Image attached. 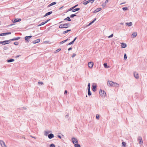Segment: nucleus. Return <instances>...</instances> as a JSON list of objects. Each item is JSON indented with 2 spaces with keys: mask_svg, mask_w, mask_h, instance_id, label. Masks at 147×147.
<instances>
[{
  "mask_svg": "<svg viewBox=\"0 0 147 147\" xmlns=\"http://www.w3.org/2000/svg\"><path fill=\"white\" fill-rule=\"evenodd\" d=\"M108 86H110L117 87L119 86V84L116 82H113L112 81H108L107 82Z\"/></svg>",
  "mask_w": 147,
  "mask_h": 147,
  "instance_id": "f257e3e1",
  "label": "nucleus"
},
{
  "mask_svg": "<svg viewBox=\"0 0 147 147\" xmlns=\"http://www.w3.org/2000/svg\"><path fill=\"white\" fill-rule=\"evenodd\" d=\"M70 24L69 23H65L64 24H61L59 26V28H67L69 27Z\"/></svg>",
  "mask_w": 147,
  "mask_h": 147,
  "instance_id": "f03ea898",
  "label": "nucleus"
},
{
  "mask_svg": "<svg viewBox=\"0 0 147 147\" xmlns=\"http://www.w3.org/2000/svg\"><path fill=\"white\" fill-rule=\"evenodd\" d=\"M99 93L100 95L102 97H105L106 94L105 92L101 89L100 90Z\"/></svg>",
  "mask_w": 147,
  "mask_h": 147,
  "instance_id": "7ed1b4c3",
  "label": "nucleus"
},
{
  "mask_svg": "<svg viewBox=\"0 0 147 147\" xmlns=\"http://www.w3.org/2000/svg\"><path fill=\"white\" fill-rule=\"evenodd\" d=\"M10 42V40H5L3 41H0V44H1L3 45H5L7 44H9Z\"/></svg>",
  "mask_w": 147,
  "mask_h": 147,
  "instance_id": "20e7f679",
  "label": "nucleus"
},
{
  "mask_svg": "<svg viewBox=\"0 0 147 147\" xmlns=\"http://www.w3.org/2000/svg\"><path fill=\"white\" fill-rule=\"evenodd\" d=\"M71 140L74 144L76 143H78V141L77 139L74 137H73L72 138Z\"/></svg>",
  "mask_w": 147,
  "mask_h": 147,
  "instance_id": "39448f33",
  "label": "nucleus"
},
{
  "mask_svg": "<svg viewBox=\"0 0 147 147\" xmlns=\"http://www.w3.org/2000/svg\"><path fill=\"white\" fill-rule=\"evenodd\" d=\"M94 63L92 62H90L88 63V66L89 68H91L93 67Z\"/></svg>",
  "mask_w": 147,
  "mask_h": 147,
  "instance_id": "423d86ee",
  "label": "nucleus"
},
{
  "mask_svg": "<svg viewBox=\"0 0 147 147\" xmlns=\"http://www.w3.org/2000/svg\"><path fill=\"white\" fill-rule=\"evenodd\" d=\"M1 145L2 147H7L5 142L2 140H0Z\"/></svg>",
  "mask_w": 147,
  "mask_h": 147,
  "instance_id": "0eeeda50",
  "label": "nucleus"
},
{
  "mask_svg": "<svg viewBox=\"0 0 147 147\" xmlns=\"http://www.w3.org/2000/svg\"><path fill=\"white\" fill-rule=\"evenodd\" d=\"M138 140L139 141V144H142L143 143V141L142 140V138L140 136L138 137Z\"/></svg>",
  "mask_w": 147,
  "mask_h": 147,
  "instance_id": "6e6552de",
  "label": "nucleus"
},
{
  "mask_svg": "<svg viewBox=\"0 0 147 147\" xmlns=\"http://www.w3.org/2000/svg\"><path fill=\"white\" fill-rule=\"evenodd\" d=\"M32 37L31 36H26L25 37V40L27 41L28 42H29V39Z\"/></svg>",
  "mask_w": 147,
  "mask_h": 147,
  "instance_id": "1a4fd4ad",
  "label": "nucleus"
},
{
  "mask_svg": "<svg viewBox=\"0 0 147 147\" xmlns=\"http://www.w3.org/2000/svg\"><path fill=\"white\" fill-rule=\"evenodd\" d=\"M11 34V32H8L6 33H4L0 34V36H5L7 35Z\"/></svg>",
  "mask_w": 147,
  "mask_h": 147,
  "instance_id": "9d476101",
  "label": "nucleus"
},
{
  "mask_svg": "<svg viewBox=\"0 0 147 147\" xmlns=\"http://www.w3.org/2000/svg\"><path fill=\"white\" fill-rule=\"evenodd\" d=\"M48 137L50 139H52L54 137V135L53 134L51 133L48 135Z\"/></svg>",
  "mask_w": 147,
  "mask_h": 147,
  "instance_id": "9b49d317",
  "label": "nucleus"
},
{
  "mask_svg": "<svg viewBox=\"0 0 147 147\" xmlns=\"http://www.w3.org/2000/svg\"><path fill=\"white\" fill-rule=\"evenodd\" d=\"M20 38V37H18L16 38H14L12 39H11L9 40L11 41H13V40H19Z\"/></svg>",
  "mask_w": 147,
  "mask_h": 147,
  "instance_id": "f8f14e48",
  "label": "nucleus"
},
{
  "mask_svg": "<svg viewBox=\"0 0 147 147\" xmlns=\"http://www.w3.org/2000/svg\"><path fill=\"white\" fill-rule=\"evenodd\" d=\"M51 132V131H45L44 132V135L46 136L48 135V134Z\"/></svg>",
  "mask_w": 147,
  "mask_h": 147,
  "instance_id": "ddd939ff",
  "label": "nucleus"
},
{
  "mask_svg": "<svg viewBox=\"0 0 147 147\" xmlns=\"http://www.w3.org/2000/svg\"><path fill=\"white\" fill-rule=\"evenodd\" d=\"M102 9L100 8H97L95 9L93 12L94 13H95L98 12L100 11Z\"/></svg>",
  "mask_w": 147,
  "mask_h": 147,
  "instance_id": "4468645a",
  "label": "nucleus"
},
{
  "mask_svg": "<svg viewBox=\"0 0 147 147\" xmlns=\"http://www.w3.org/2000/svg\"><path fill=\"white\" fill-rule=\"evenodd\" d=\"M40 41V39H38L36 40L33 41L32 43H33L35 44L39 42Z\"/></svg>",
  "mask_w": 147,
  "mask_h": 147,
  "instance_id": "2eb2a0df",
  "label": "nucleus"
},
{
  "mask_svg": "<svg viewBox=\"0 0 147 147\" xmlns=\"http://www.w3.org/2000/svg\"><path fill=\"white\" fill-rule=\"evenodd\" d=\"M134 76L135 78L138 79L139 78L138 74L136 72L134 73Z\"/></svg>",
  "mask_w": 147,
  "mask_h": 147,
  "instance_id": "dca6fc26",
  "label": "nucleus"
},
{
  "mask_svg": "<svg viewBox=\"0 0 147 147\" xmlns=\"http://www.w3.org/2000/svg\"><path fill=\"white\" fill-rule=\"evenodd\" d=\"M121 46L122 48H124L127 47V45L126 44L123 42H122L121 43Z\"/></svg>",
  "mask_w": 147,
  "mask_h": 147,
  "instance_id": "f3484780",
  "label": "nucleus"
},
{
  "mask_svg": "<svg viewBox=\"0 0 147 147\" xmlns=\"http://www.w3.org/2000/svg\"><path fill=\"white\" fill-rule=\"evenodd\" d=\"M137 35V32H134L131 35V36L133 38H134Z\"/></svg>",
  "mask_w": 147,
  "mask_h": 147,
  "instance_id": "a211bd4d",
  "label": "nucleus"
},
{
  "mask_svg": "<svg viewBox=\"0 0 147 147\" xmlns=\"http://www.w3.org/2000/svg\"><path fill=\"white\" fill-rule=\"evenodd\" d=\"M126 26H131L132 25V23L131 22L129 23H125Z\"/></svg>",
  "mask_w": 147,
  "mask_h": 147,
  "instance_id": "6ab92c4d",
  "label": "nucleus"
},
{
  "mask_svg": "<svg viewBox=\"0 0 147 147\" xmlns=\"http://www.w3.org/2000/svg\"><path fill=\"white\" fill-rule=\"evenodd\" d=\"M57 3L55 2H53L49 4V5L48 6V7H51L53 5H55Z\"/></svg>",
  "mask_w": 147,
  "mask_h": 147,
  "instance_id": "aec40b11",
  "label": "nucleus"
},
{
  "mask_svg": "<svg viewBox=\"0 0 147 147\" xmlns=\"http://www.w3.org/2000/svg\"><path fill=\"white\" fill-rule=\"evenodd\" d=\"M92 86V91L94 92H95L96 90V85H93Z\"/></svg>",
  "mask_w": 147,
  "mask_h": 147,
  "instance_id": "412c9836",
  "label": "nucleus"
},
{
  "mask_svg": "<svg viewBox=\"0 0 147 147\" xmlns=\"http://www.w3.org/2000/svg\"><path fill=\"white\" fill-rule=\"evenodd\" d=\"M21 19L20 18H17L15 19L13 21V23H16L17 22H19L21 20Z\"/></svg>",
  "mask_w": 147,
  "mask_h": 147,
  "instance_id": "4be33fe9",
  "label": "nucleus"
},
{
  "mask_svg": "<svg viewBox=\"0 0 147 147\" xmlns=\"http://www.w3.org/2000/svg\"><path fill=\"white\" fill-rule=\"evenodd\" d=\"M52 11H50L49 12L47 13H46L44 15V17H45L48 15H50L51 14H52Z\"/></svg>",
  "mask_w": 147,
  "mask_h": 147,
  "instance_id": "5701e85b",
  "label": "nucleus"
},
{
  "mask_svg": "<svg viewBox=\"0 0 147 147\" xmlns=\"http://www.w3.org/2000/svg\"><path fill=\"white\" fill-rule=\"evenodd\" d=\"M86 0H85L83 1V4L84 5H87L88 3L90 2V1L88 0L87 1H85Z\"/></svg>",
  "mask_w": 147,
  "mask_h": 147,
  "instance_id": "b1692460",
  "label": "nucleus"
},
{
  "mask_svg": "<svg viewBox=\"0 0 147 147\" xmlns=\"http://www.w3.org/2000/svg\"><path fill=\"white\" fill-rule=\"evenodd\" d=\"M80 10V8H76L75 9H73L72 10V11L73 12H75L77 11H78Z\"/></svg>",
  "mask_w": 147,
  "mask_h": 147,
  "instance_id": "393cba45",
  "label": "nucleus"
},
{
  "mask_svg": "<svg viewBox=\"0 0 147 147\" xmlns=\"http://www.w3.org/2000/svg\"><path fill=\"white\" fill-rule=\"evenodd\" d=\"M14 60L13 59H8L7 60V62L8 63H10L13 61Z\"/></svg>",
  "mask_w": 147,
  "mask_h": 147,
  "instance_id": "a878e982",
  "label": "nucleus"
},
{
  "mask_svg": "<svg viewBox=\"0 0 147 147\" xmlns=\"http://www.w3.org/2000/svg\"><path fill=\"white\" fill-rule=\"evenodd\" d=\"M64 20H67V21H71V20L69 17H67L64 19Z\"/></svg>",
  "mask_w": 147,
  "mask_h": 147,
  "instance_id": "bb28decb",
  "label": "nucleus"
},
{
  "mask_svg": "<svg viewBox=\"0 0 147 147\" xmlns=\"http://www.w3.org/2000/svg\"><path fill=\"white\" fill-rule=\"evenodd\" d=\"M71 30L70 29H69V30H67L66 31H64L63 32V34H65L67 33L68 32H69L71 31Z\"/></svg>",
  "mask_w": 147,
  "mask_h": 147,
  "instance_id": "cd10ccee",
  "label": "nucleus"
},
{
  "mask_svg": "<svg viewBox=\"0 0 147 147\" xmlns=\"http://www.w3.org/2000/svg\"><path fill=\"white\" fill-rule=\"evenodd\" d=\"M90 90H89V89L88 90V96H90L92 94L91 92H90Z\"/></svg>",
  "mask_w": 147,
  "mask_h": 147,
  "instance_id": "c85d7f7f",
  "label": "nucleus"
},
{
  "mask_svg": "<svg viewBox=\"0 0 147 147\" xmlns=\"http://www.w3.org/2000/svg\"><path fill=\"white\" fill-rule=\"evenodd\" d=\"M74 145L75 147H80V145L78 143H76Z\"/></svg>",
  "mask_w": 147,
  "mask_h": 147,
  "instance_id": "c756f323",
  "label": "nucleus"
},
{
  "mask_svg": "<svg viewBox=\"0 0 147 147\" xmlns=\"http://www.w3.org/2000/svg\"><path fill=\"white\" fill-rule=\"evenodd\" d=\"M104 67L105 68H108L109 67L107 66V63H105L103 64Z\"/></svg>",
  "mask_w": 147,
  "mask_h": 147,
  "instance_id": "7c9ffc66",
  "label": "nucleus"
},
{
  "mask_svg": "<svg viewBox=\"0 0 147 147\" xmlns=\"http://www.w3.org/2000/svg\"><path fill=\"white\" fill-rule=\"evenodd\" d=\"M122 146H123V147H125L126 145V143L124 142H122Z\"/></svg>",
  "mask_w": 147,
  "mask_h": 147,
  "instance_id": "2f4dec72",
  "label": "nucleus"
},
{
  "mask_svg": "<svg viewBox=\"0 0 147 147\" xmlns=\"http://www.w3.org/2000/svg\"><path fill=\"white\" fill-rule=\"evenodd\" d=\"M101 5L103 7H105L106 5V3H104L102 4Z\"/></svg>",
  "mask_w": 147,
  "mask_h": 147,
  "instance_id": "473e14b6",
  "label": "nucleus"
},
{
  "mask_svg": "<svg viewBox=\"0 0 147 147\" xmlns=\"http://www.w3.org/2000/svg\"><path fill=\"white\" fill-rule=\"evenodd\" d=\"M76 16V14H72L70 16V17L71 18H73L74 17Z\"/></svg>",
  "mask_w": 147,
  "mask_h": 147,
  "instance_id": "72a5a7b5",
  "label": "nucleus"
},
{
  "mask_svg": "<svg viewBox=\"0 0 147 147\" xmlns=\"http://www.w3.org/2000/svg\"><path fill=\"white\" fill-rule=\"evenodd\" d=\"M90 83L88 84V90H90Z\"/></svg>",
  "mask_w": 147,
  "mask_h": 147,
  "instance_id": "f704fd0d",
  "label": "nucleus"
},
{
  "mask_svg": "<svg viewBox=\"0 0 147 147\" xmlns=\"http://www.w3.org/2000/svg\"><path fill=\"white\" fill-rule=\"evenodd\" d=\"M122 9L123 11H125L128 9L127 7H124L122 8Z\"/></svg>",
  "mask_w": 147,
  "mask_h": 147,
  "instance_id": "c9c22d12",
  "label": "nucleus"
},
{
  "mask_svg": "<svg viewBox=\"0 0 147 147\" xmlns=\"http://www.w3.org/2000/svg\"><path fill=\"white\" fill-rule=\"evenodd\" d=\"M45 24H44V22H42L40 24L38 25L37 26H42V25H44Z\"/></svg>",
  "mask_w": 147,
  "mask_h": 147,
  "instance_id": "e433bc0d",
  "label": "nucleus"
},
{
  "mask_svg": "<svg viewBox=\"0 0 147 147\" xmlns=\"http://www.w3.org/2000/svg\"><path fill=\"white\" fill-rule=\"evenodd\" d=\"M124 59L125 60H126L127 59V56L125 53L124 56Z\"/></svg>",
  "mask_w": 147,
  "mask_h": 147,
  "instance_id": "4c0bfd02",
  "label": "nucleus"
},
{
  "mask_svg": "<svg viewBox=\"0 0 147 147\" xmlns=\"http://www.w3.org/2000/svg\"><path fill=\"white\" fill-rule=\"evenodd\" d=\"M99 115L98 114H97L96 115V119H99Z\"/></svg>",
  "mask_w": 147,
  "mask_h": 147,
  "instance_id": "58836bf2",
  "label": "nucleus"
},
{
  "mask_svg": "<svg viewBox=\"0 0 147 147\" xmlns=\"http://www.w3.org/2000/svg\"><path fill=\"white\" fill-rule=\"evenodd\" d=\"M50 147H55V146L53 144H51L50 145Z\"/></svg>",
  "mask_w": 147,
  "mask_h": 147,
  "instance_id": "ea45409f",
  "label": "nucleus"
},
{
  "mask_svg": "<svg viewBox=\"0 0 147 147\" xmlns=\"http://www.w3.org/2000/svg\"><path fill=\"white\" fill-rule=\"evenodd\" d=\"M14 45H18L19 44V43L18 42H16L14 43Z\"/></svg>",
  "mask_w": 147,
  "mask_h": 147,
  "instance_id": "a19ab883",
  "label": "nucleus"
},
{
  "mask_svg": "<svg viewBox=\"0 0 147 147\" xmlns=\"http://www.w3.org/2000/svg\"><path fill=\"white\" fill-rule=\"evenodd\" d=\"M61 49H59L55 51V52L57 53V52H58L59 51H61Z\"/></svg>",
  "mask_w": 147,
  "mask_h": 147,
  "instance_id": "79ce46f5",
  "label": "nucleus"
},
{
  "mask_svg": "<svg viewBox=\"0 0 147 147\" xmlns=\"http://www.w3.org/2000/svg\"><path fill=\"white\" fill-rule=\"evenodd\" d=\"M74 8H73V7L70 8V9H69L67 11H67H71V10H72Z\"/></svg>",
  "mask_w": 147,
  "mask_h": 147,
  "instance_id": "37998d69",
  "label": "nucleus"
},
{
  "mask_svg": "<svg viewBox=\"0 0 147 147\" xmlns=\"http://www.w3.org/2000/svg\"><path fill=\"white\" fill-rule=\"evenodd\" d=\"M65 42V40H64L62 41L61 42H60V44H63V43H64Z\"/></svg>",
  "mask_w": 147,
  "mask_h": 147,
  "instance_id": "c03bdc74",
  "label": "nucleus"
},
{
  "mask_svg": "<svg viewBox=\"0 0 147 147\" xmlns=\"http://www.w3.org/2000/svg\"><path fill=\"white\" fill-rule=\"evenodd\" d=\"M50 20V19L47 20L46 21H45L44 22H43L44 23V24H45L47 22H49Z\"/></svg>",
  "mask_w": 147,
  "mask_h": 147,
  "instance_id": "a18cd8bd",
  "label": "nucleus"
},
{
  "mask_svg": "<svg viewBox=\"0 0 147 147\" xmlns=\"http://www.w3.org/2000/svg\"><path fill=\"white\" fill-rule=\"evenodd\" d=\"M113 36V34H112L111 35H110V36H109L108 37V38H111Z\"/></svg>",
  "mask_w": 147,
  "mask_h": 147,
  "instance_id": "49530a36",
  "label": "nucleus"
},
{
  "mask_svg": "<svg viewBox=\"0 0 147 147\" xmlns=\"http://www.w3.org/2000/svg\"><path fill=\"white\" fill-rule=\"evenodd\" d=\"M43 84V83L42 82H38V84H41L42 85Z\"/></svg>",
  "mask_w": 147,
  "mask_h": 147,
  "instance_id": "de8ad7c7",
  "label": "nucleus"
},
{
  "mask_svg": "<svg viewBox=\"0 0 147 147\" xmlns=\"http://www.w3.org/2000/svg\"><path fill=\"white\" fill-rule=\"evenodd\" d=\"M76 55V54L75 53H73L72 55V57L73 58L75 57Z\"/></svg>",
  "mask_w": 147,
  "mask_h": 147,
  "instance_id": "09e8293b",
  "label": "nucleus"
},
{
  "mask_svg": "<svg viewBox=\"0 0 147 147\" xmlns=\"http://www.w3.org/2000/svg\"><path fill=\"white\" fill-rule=\"evenodd\" d=\"M78 5V4H77V5H75L74 6H73V8L74 9V8H75Z\"/></svg>",
  "mask_w": 147,
  "mask_h": 147,
  "instance_id": "8fccbe9b",
  "label": "nucleus"
},
{
  "mask_svg": "<svg viewBox=\"0 0 147 147\" xmlns=\"http://www.w3.org/2000/svg\"><path fill=\"white\" fill-rule=\"evenodd\" d=\"M8 49V48L6 47H4V49L5 50H6Z\"/></svg>",
  "mask_w": 147,
  "mask_h": 147,
  "instance_id": "3c124183",
  "label": "nucleus"
},
{
  "mask_svg": "<svg viewBox=\"0 0 147 147\" xmlns=\"http://www.w3.org/2000/svg\"><path fill=\"white\" fill-rule=\"evenodd\" d=\"M72 48L71 47H70L68 49V51H70L72 49Z\"/></svg>",
  "mask_w": 147,
  "mask_h": 147,
  "instance_id": "603ef678",
  "label": "nucleus"
},
{
  "mask_svg": "<svg viewBox=\"0 0 147 147\" xmlns=\"http://www.w3.org/2000/svg\"><path fill=\"white\" fill-rule=\"evenodd\" d=\"M96 20V19L95 18L93 20H92V23H93Z\"/></svg>",
  "mask_w": 147,
  "mask_h": 147,
  "instance_id": "864d4df0",
  "label": "nucleus"
},
{
  "mask_svg": "<svg viewBox=\"0 0 147 147\" xmlns=\"http://www.w3.org/2000/svg\"><path fill=\"white\" fill-rule=\"evenodd\" d=\"M22 108L23 109H25V110H26L27 109L25 107H22Z\"/></svg>",
  "mask_w": 147,
  "mask_h": 147,
  "instance_id": "5fc2aeb1",
  "label": "nucleus"
},
{
  "mask_svg": "<svg viewBox=\"0 0 147 147\" xmlns=\"http://www.w3.org/2000/svg\"><path fill=\"white\" fill-rule=\"evenodd\" d=\"M30 136V137H32V138H34L35 139H36V138L35 137H34L33 136H32L31 135Z\"/></svg>",
  "mask_w": 147,
  "mask_h": 147,
  "instance_id": "6e6d98bb",
  "label": "nucleus"
},
{
  "mask_svg": "<svg viewBox=\"0 0 147 147\" xmlns=\"http://www.w3.org/2000/svg\"><path fill=\"white\" fill-rule=\"evenodd\" d=\"M68 117H69V115H68V114L66 115L65 116V117L66 118H68Z\"/></svg>",
  "mask_w": 147,
  "mask_h": 147,
  "instance_id": "4d7b16f0",
  "label": "nucleus"
},
{
  "mask_svg": "<svg viewBox=\"0 0 147 147\" xmlns=\"http://www.w3.org/2000/svg\"><path fill=\"white\" fill-rule=\"evenodd\" d=\"M57 137L60 139H61V136L60 135H58Z\"/></svg>",
  "mask_w": 147,
  "mask_h": 147,
  "instance_id": "13d9d810",
  "label": "nucleus"
},
{
  "mask_svg": "<svg viewBox=\"0 0 147 147\" xmlns=\"http://www.w3.org/2000/svg\"><path fill=\"white\" fill-rule=\"evenodd\" d=\"M108 0H106L105 2V3L107 4V3H108Z\"/></svg>",
  "mask_w": 147,
  "mask_h": 147,
  "instance_id": "bf43d9fd",
  "label": "nucleus"
},
{
  "mask_svg": "<svg viewBox=\"0 0 147 147\" xmlns=\"http://www.w3.org/2000/svg\"><path fill=\"white\" fill-rule=\"evenodd\" d=\"M92 24V22H90V23H89L88 25V26H90V25H91V24Z\"/></svg>",
  "mask_w": 147,
  "mask_h": 147,
  "instance_id": "052dcab7",
  "label": "nucleus"
},
{
  "mask_svg": "<svg viewBox=\"0 0 147 147\" xmlns=\"http://www.w3.org/2000/svg\"><path fill=\"white\" fill-rule=\"evenodd\" d=\"M72 44V42H70L69 43H68V44L67 45H71Z\"/></svg>",
  "mask_w": 147,
  "mask_h": 147,
  "instance_id": "680f3d73",
  "label": "nucleus"
},
{
  "mask_svg": "<svg viewBox=\"0 0 147 147\" xmlns=\"http://www.w3.org/2000/svg\"><path fill=\"white\" fill-rule=\"evenodd\" d=\"M77 37H75L74 39V40H73L75 42V41L76 40V39H77Z\"/></svg>",
  "mask_w": 147,
  "mask_h": 147,
  "instance_id": "e2e57ef3",
  "label": "nucleus"
},
{
  "mask_svg": "<svg viewBox=\"0 0 147 147\" xmlns=\"http://www.w3.org/2000/svg\"><path fill=\"white\" fill-rule=\"evenodd\" d=\"M67 91L66 90H65L64 92V94H65L66 93H67Z\"/></svg>",
  "mask_w": 147,
  "mask_h": 147,
  "instance_id": "0e129e2a",
  "label": "nucleus"
},
{
  "mask_svg": "<svg viewBox=\"0 0 147 147\" xmlns=\"http://www.w3.org/2000/svg\"><path fill=\"white\" fill-rule=\"evenodd\" d=\"M20 55H17L16 56V58H17L18 57H19Z\"/></svg>",
  "mask_w": 147,
  "mask_h": 147,
  "instance_id": "69168bd1",
  "label": "nucleus"
},
{
  "mask_svg": "<svg viewBox=\"0 0 147 147\" xmlns=\"http://www.w3.org/2000/svg\"><path fill=\"white\" fill-rule=\"evenodd\" d=\"M68 38H67L66 40H65V42L67 41L68 40Z\"/></svg>",
  "mask_w": 147,
  "mask_h": 147,
  "instance_id": "338daca9",
  "label": "nucleus"
},
{
  "mask_svg": "<svg viewBox=\"0 0 147 147\" xmlns=\"http://www.w3.org/2000/svg\"><path fill=\"white\" fill-rule=\"evenodd\" d=\"M120 24H121V25H123V23H122V22H121V23H120Z\"/></svg>",
  "mask_w": 147,
  "mask_h": 147,
  "instance_id": "774afa93",
  "label": "nucleus"
}]
</instances>
